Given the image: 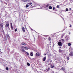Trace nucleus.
<instances>
[{
    "instance_id": "obj_1",
    "label": "nucleus",
    "mask_w": 73,
    "mask_h": 73,
    "mask_svg": "<svg viewBox=\"0 0 73 73\" xmlns=\"http://www.w3.org/2000/svg\"><path fill=\"white\" fill-rule=\"evenodd\" d=\"M27 48V47H25L24 46H22L21 47L20 50L21 52H25V50H24V48Z\"/></svg>"
},
{
    "instance_id": "obj_2",
    "label": "nucleus",
    "mask_w": 73,
    "mask_h": 73,
    "mask_svg": "<svg viewBox=\"0 0 73 73\" xmlns=\"http://www.w3.org/2000/svg\"><path fill=\"white\" fill-rule=\"evenodd\" d=\"M58 46H62V44L61 42H59L58 43Z\"/></svg>"
},
{
    "instance_id": "obj_3",
    "label": "nucleus",
    "mask_w": 73,
    "mask_h": 73,
    "mask_svg": "<svg viewBox=\"0 0 73 73\" xmlns=\"http://www.w3.org/2000/svg\"><path fill=\"white\" fill-rule=\"evenodd\" d=\"M70 52V54H69V56H73V52H70V51H69Z\"/></svg>"
},
{
    "instance_id": "obj_4",
    "label": "nucleus",
    "mask_w": 73,
    "mask_h": 73,
    "mask_svg": "<svg viewBox=\"0 0 73 73\" xmlns=\"http://www.w3.org/2000/svg\"><path fill=\"white\" fill-rule=\"evenodd\" d=\"M22 30L23 32H25V28H24V27H22Z\"/></svg>"
},
{
    "instance_id": "obj_5",
    "label": "nucleus",
    "mask_w": 73,
    "mask_h": 73,
    "mask_svg": "<svg viewBox=\"0 0 73 73\" xmlns=\"http://www.w3.org/2000/svg\"><path fill=\"white\" fill-rule=\"evenodd\" d=\"M36 56H40V54L38 52H37L36 53Z\"/></svg>"
},
{
    "instance_id": "obj_6",
    "label": "nucleus",
    "mask_w": 73,
    "mask_h": 73,
    "mask_svg": "<svg viewBox=\"0 0 73 73\" xmlns=\"http://www.w3.org/2000/svg\"><path fill=\"white\" fill-rule=\"evenodd\" d=\"M9 24H7L5 26V27H8V28H9Z\"/></svg>"
},
{
    "instance_id": "obj_7",
    "label": "nucleus",
    "mask_w": 73,
    "mask_h": 73,
    "mask_svg": "<svg viewBox=\"0 0 73 73\" xmlns=\"http://www.w3.org/2000/svg\"><path fill=\"white\" fill-rule=\"evenodd\" d=\"M30 55L31 56H33V52H31Z\"/></svg>"
},
{
    "instance_id": "obj_8",
    "label": "nucleus",
    "mask_w": 73,
    "mask_h": 73,
    "mask_svg": "<svg viewBox=\"0 0 73 73\" xmlns=\"http://www.w3.org/2000/svg\"><path fill=\"white\" fill-rule=\"evenodd\" d=\"M46 70L47 72H49V70H50V68L48 67L46 69Z\"/></svg>"
},
{
    "instance_id": "obj_9",
    "label": "nucleus",
    "mask_w": 73,
    "mask_h": 73,
    "mask_svg": "<svg viewBox=\"0 0 73 73\" xmlns=\"http://www.w3.org/2000/svg\"><path fill=\"white\" fill-rule=\"evenodd\" d=\"M25 54H26V55H27V56H29V53L27 52H25Z\"/></svg>"
},
{
    "instance_id": "obj_10",
    "label": "nucleus",
    "mask_w": 73,
    "mask_h": 73,
    "mask_svg": "<svg viewBox=\"0 0 73 73\" xmlns=\"http://www.w3.org/2000/svg\"><path fill=\"white\" fill-rule=\"evenodd\" d=\"M60 70H63V71H65V68L63 67H62L61 69H60Z\"/></svg>"
},
{
    "instance_id": "obj_11",
    "label": "nucleus",
    "mask_w": 73,
    "mask_h": 73,
    "mask_svg": "<svg viewBox=\"0 0 73 73\" xmlns=\"http://www.w3.org/2000/svg\"><path fill=\"white\" fill-rule=\"evenodd\" d=\"M62 55L64 58L66 56V54H62Z\"/></svg>"
},
{
    "instance_id": "obj_12",
    "label": "nucleus",
    "mask_w": 73,
    "mask_h": 73,
    "mask_svg": "<svg viewBox=\"0 0 73 73\" xmlns=\"http://www.w3.org/2000/svg\"><path fill=\"white\" fill-rule=\"evenodd\" d=\"M45 60H46V56H45L44 57V58H43V61H45Z\"/></svg>"
},
{
    "instance_id": "obj_13",
    "label": "nucleus",
    "mask_w": 73,
    "mask_h": 73,
    "mask_svg": "<svg viewBox=\"0 0 73 73\" xmlns=\"http://www.w3.org/2000/svg\"><path fill=\"white\" fill-rule=\"evenodd\" d=\"M50 67L51 68H54V65L52 66V65H51V66H50Z\"/></svg>"
},
{
    "instance_id": "obj_14",
    "label": "nucleus",
    "mask_w": 73,
    "mask_h": 73,
    "mask_svg": "<svg viewBox=\"0 0 73 73\" xmlns=\"http://www.w3.org/2000/svg\"><path fill=\"white\" fill-rule=\"evenodd\" d=\"M48 8H49L50 9H52V7L51 6H49Z\"/></svg>"
},
{
    "instance_id": "obj_15",
    "label": "nucleus",
    "mask_w": 73,
    "mask_h": 73,
    "mask_svg": "<svg viewBox=\"0 0 73 73\" xmlns=\"http://www.w3.org/2000/svg\"><path fill=\"white\" fill-rule=\"evenodd\" d=\"M7 38H8V39H9V38H10V36H9V35H7Z\"/></svg>"
},
{
    "instance_id": "obj_16",
    "label": "nucleus",
    "mask_w": 73,
    "mask_h": 73,
    "mask_svg": "<svg viewBox=\"0 0 73 73\" xmlns=\"http://www.w3.org/2000/svg\"><path fill=\"white\" fill-rule=\"evenodd\" d=\"M22 44H23V45H26V44H25V43H24L23 42L22 43Z\"/></svg>"
},
{
    "instance_id": "obj_17",
    "label": "nucleus",
    "mask_w": 73,
    "mask_h": 73,
    "mask_svg": "<svg viewBox=\"0 0 73 73\" xmlns=\"http://www.w3.org/2000/svg\"><path fill=\"white\" fill-rule=\"evenodd\" d=\"M22 1L24 2H26L27 1H29V0H22Z\"/></svg>"
},
{
    "instance_id": "obj_18",
    "label": "nucleus",
    "mask_w": 73,
    "mask_h": 73,
    "mask_svg": "<svg viewBox=\"0 0 73 73\" xmlns=\"http://www.w3.org/2000/svg\"><path fill=\"white\" fill-rule=\"evenodd\" d=\"M26 8H28V7H29V5L28 4L26 5Z\"/></svg>"
},
{
    "instance_id": "obj_19",
    "label": "nucleus",
    "mask_w": 73,
    "mask_h": 73,
    "mask_svg": "<svg viewBox=\"0 0 73 73\" xmlns=\"http://www.w3.org/2000/svg\"><path fill=\"white\" fill-rule=\"evenodd\" d=\"M0 25L1 27H3V24L1 23L0 24Z\"/></svg>"
},
{
    "instance_id": "obj_20",
    "label": "nucleus",
    "mask_w": 73,
    "mask_h": 73,
    "mask_svg": "<svg viewBox=\"0 0 73 73\" xmlns=\"http://www.w3.org/2000/svg\"><path fill=\"white\" fill-rule=\"evenodd\" d=\"M49 7V4H47L46 5V8H47V7Z\"/></svg>"
},
{
    "instance_id": "obj_21",
    "label": "nucleus",
    "mask_w": 73,
    "mask_h": 73,
    "mask_svg": "<svg viewBox=\"0 0 73 73\" xmlns=\"http://www.w3.org/2000/svg\"><path fill=\"white\" fill-rule=\"evenodd\" d=\"M71 44L70 43H69L68 44V45L69 46H70L71 45Z\"/></svg>"
},
{
    "instance_id": "obj_22",
    "label": "nucleus",
    "mask_w": 73,
    "mask_h": 73,
    "mask_svg": "<svg viewBox=\"0 0 73 73\" xmlns=\"http://www.w3.org/2000/svg\"><path fill=\"white\" fill-rule=\"evenodd\" d=\"M48 40L49 41H50V40H51V38H50V37H49Z\"/></svg>"
},
{
    "instance_id": "obj_23",
    "label": "nucleus",
    "mask_w": 73,
    "mask_h": 73,
    "mask_svg": "<svg viewBox=\"0 0 73 73\" xmlns=\"http://www.w3.org/2000/svg\"><path fill=\"white\" fill-rule=\"evenodd\" d=\"M4 38L5 40H7V36H4Z\"/></svg>"
},
{
    "instance_id": "obj_24",
    "label": "nucleus",
    "mask_w": 73,
    "mask_h": 73,
    "mask_svg": "<svg viewBox=\"0 0 73 73\" xmlns=\"http://www.w3.org/2000/svg\"><path fill=\"white\" fill-rule=\"evenodd\" d=\"M66 58L67 60H69V58L68 56Z\"/></svg>"
},
{
    "instance_id": "obj_25",
    "label": "nucleus",
    "mask_w": 73,
    "mask_h": 73,
    "mask_svg": "<svg viewBox=\"0 0 73 73\" xmlns=\"http://www.w3.org/2000/svg\"><path fill=\"white\" fill-rule=\"evenodd\" d=\"M62 50H61V49H60L59 50V52H62Z\"/></svg>"
},
{
    "instance_id": "obj_26",
    "label": "nucleus",
    "mask_w": 73,
    "mask_h": 73,
    "mask_svg": "<svg viewBox=\"0 0 73 73\" xmlns=\"http://www.w3.org/2000/svg\"><path fill=\"white\" fill-rule=\"evenodd\" d=\"M66 11H69V9H68L66 8Z\"/></svg>"
},
{
    "instance_id": "obj_27",
    "label": "nucleus",
    "mask_w": 73,
    "mask_h": 73,
    "mask_svg": "<svg viewBox=\"0 0 73 73\" xmlns=\"http://www.w3.org/2000/svg\"><path fill=\"white\" fill-rule=\"evenodd\" d=\"M27 65H28V66H30V64H29V63H27Z\"/></svg>"
},
{
    "instance_id": "obj_28",
    "label": "nucleus",
    "mask_w": 73,
    "mask_h": 73,
    "mask_svg": "<svg viewBox=\"0 0 73 73\" xmlns=\"http://www.w3.org/2000/svg\"><path fill=\"white\" fill-rule=\"evenodd\" d=\"M25 48V50H28V49H29V48Z\"/></svg>"
},
{
    "instance_id": "obj_29",
    "label": "nucleus",
    "mask_w": 73,
    "mask_h": 73,
    "mask_svg": "<svg viewBox=\"0 0 73 73\" xmlns=\"http://www.w3.org/2000/svg\"><path fill=\"white\" fill-rule=\"evenodd\" d=\"M6 70H9V68H8V67H7L6 68Z\"/></svg>"
},
{
    "instance_id": "obj_30",
    "label": "nucleus",
    "mask_w": 73,
    "mask_h": 73,
    "mask_svg": "<svg viewBox=\"0 0 73 73\" xmlns=\"http://www.w3.org/2000/svg\"><path fill=\"white\" fill-rule=\"evenodd\" d=\"M17 29H16L15 31V32H17Z\"/></svg>"
},
{
    "instance_id": "obj_31",
    "label": "nucleus",
    "mask_w": 73,
    "mask_h": 73,
    "mask_svg": "<svg viewBox=\"0 0 73 73\" xmlns=\"http://www.w3.org/2000/svg\"><path fill=\"white\" fill-rule=\"evenodd\" d=\"M11 29L12 30H13V27L12 26H11Z\"/></svg>"
},
{
    "instance_id": "obj_32",
    "label": "nucleus",
    "mask_w": 73,
    "mask_h": 73,
    "mask_svg": "<svg viewBox=\"0 0 73 73\" xmlns=\"http://www.w3.org/2000/svg\"><path fill=\"white\" fill-rule=\"evenodd\" d=\"M50 65V66L52 65V63H50L49 64Z\"/></svg>"
},
{
    "instance_id": "obj_33",
    "label": "nucleus",
    "mask_w": 73,
    "mask_h": 73,
    "mask_svg": "<svg viewBox=\"0 0 73 73\" xmlns=\"http://www.w3.org/2000/svg\"><path fill=\"white\" fill-rule=\"evenodd\" d=\"M10 25H11V27H12V23H11Z\"/></svg>"
},
{
    "instance_id": "obj_34",
    "label": "nucleus",
    "mask_w": 73,
    "mask_h": 73,
    "mask_svg": "<svg viewBox=\"0 0 73 73\" xmlns=\"http://www.w3.org/2000/svg\"><path fill=\"white\" fill-rule=\"evenodd\" d=\"M56 7L57 8H59V5H57V6Z\"/></svg>"
},
{
    "instance_id": "obj_35",
    "label": "nucleus",
    "mask_w": 73,
    "mask_h": 73,
    "mask_svg": "<svg viewBox=\"0 0 73 73\" xmlns=\"http://www.w3.org/2000/svg\"><path fill=\"white\" fill-rule=\"evenodd\" d=\"M55 9V8L54 7H53V10H54V9Z\"/></svg>"
},
{
    "instance_id": "obj_36",
    "label": "nucleus",
    "mask_w": 73,
    "mask_h": 73,
    "mask_svg": "<svg viewBox=\"0 0 73 73\" xmlns=\"http://www.w3.org/2000/svg\"><path fill=\"white\" fill-rule=\"evenodd\" d=\"M32 3L31 2V3H30L29 4H30V5H32Z\"/></svg>"
},
{
    "instance_id": "obj_37",
    "label": "nucleus",
    "mask_w": 73,
    "mask_h": 73,
    "mask_svg": "<svg viewBox=\"0 0 73 73\" xmlns=\"http://www.w3.org/2000/svg\"><path fill=\"white\" fill-rule=\"evenodd\" d=\"M58 48H61V46H59V47H58Z\"/></svg>"
},
{
    "instance_id": "obj_38",
    "label": "nucleus",
    "mask_w": 73,
    "mask_h": 73,
    "mask_svg": "<svg viewBox=\"0 0 73 73\" xmlns=\"http://www.w3.org/2000/svg\"><path fill=\"white\" fill-rule=\"evenodd\" d=\"M44 56H46V54H44Z\"/></svg>"
},
{
    "instance_id": "obj_39",
    "label": "nucleus",
    "mask_w": 73,
    "mask_h": 73,
    "mask_svg": "<svg viewBox=\"0 0 73 73\" xmlns=\"http://www.w3.org/2000/svg\"><path fill=\"white\" fill-rule=\"evenodd\" d=\"M70 27H72V25H70Z\"/></svg>"
},
{
    "instance_id": "obj_40",
    "label": "nucleus",
    "mask_w": 73,
    "mask_h": 73,
    "mask_svg": "<svg viewBox=\"0 0 73 73\" xmlns=\"http://www.w3.org/2000/svg\"><path fill=\"white\" fill-rule=\"evenodd\" d=\"M70 10H71V8H70Z\"/></svg>"
},
{
    "instance_id": "obj_41",
    "label": "nucleus",
    "mask_w": 73,
    "mask_h": 73,
    "mask_svg": "<svg viewBox=\"0 0 73 73\" xmlns=\"http://www.w3.org/2000/svg\"><path fill=\"white\" fill-rule=\"evenodd\" d=\"M66 40H68V39H66Z\"/></svg>"
},
{
    "instance_id": "obj_42",
    "label": "nucleus",
    "mask_w": 73,
    "mask_h": 73,
    "mask_svg": "<svg viewBox=\"0 0 73 73\" xmlns=\"http://www.w3.org/2000/svg\"><path fill=\"white\" fill-rule=\"evenodd\" d=\"M65 38H66V37H65Z\"/></svg>"
}]
</instances>
